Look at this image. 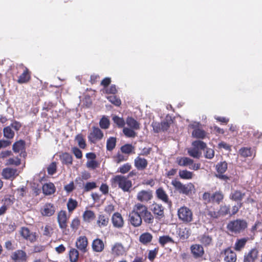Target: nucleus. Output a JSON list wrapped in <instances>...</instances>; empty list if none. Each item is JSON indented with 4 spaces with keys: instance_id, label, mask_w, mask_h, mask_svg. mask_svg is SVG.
<instances>
[{
    "instance_id": "obj_54",
    "label": "nucleus",
    "mask_w": 262,
    "mask_h": 262,
    "mask_svg": "<svg viewBox=\"0 0 262 262\" xmlns=\"http://www.w3.org/2000/svg\"><path fill=\"white\" fill-rule=\"evenodd\" d=\"M134 130V129L130 127H124L123 133L126 137L135 138L137 136V133Z\"/></svg>"
},
{
    "instance_id": "obj_11",
    "label": "nucleus",
    "mask_w": 262,
    "mask_h": 262,
    "mask_svg": "<svg viewBox=\"0 0 262 262\" xmlns=\"http://www.w3.org/2000/svg\"><path fill=\"white\" fill-rule=\"evenodd\" d=\"M150 211L154 218L157 220L165 217V208L161 204L154 202L150 206Z\"/></svg>"
},
{
    "instance_id": "obj_13",
    "label": "nucleus",
    "mask_w": 262,
    "mask_h": 262,
    "mask_svg": "<svg viewBox=\"0 0 262 262\" xmlns=\"http://www.w3.org/2000/svg\"><path fill=\"white\" fill-rule=\"evenodd\" d=\"M221 255L223 257V259L225 262H236L237 260L236 253L230 247L223 250L221 252Z\"/></svg>"
},
{
    "instance_id": "obj_35",
    "label": "nucleus",
    "mask_w": 262,
    "mask_h": 262,
    "mask_svg": "<svg viewBox=\"0 0 262 262\" xmlns=\"http://www.w3.org/2000/svg\"><path fill=\"white\" fill-rule=\"evenodd\" d=\"M152 238V234L147 232L142 233L139 236V240L141 243L146 245L151 242Z\"/></svg>"
},
{
    "instance_id": "obj_28",
    "label": "nucleus",
    "mask_w": 262,
    "mask_h": 262,
    "mask_svg": "<svg viewBox=\"0 0 262 262\" xmlns=\"http://www.w3.org/2000/svg\"><path fill=\"white\" fill-rule=\"evenodd\" d=\"M109 217L104 214H100L97 217L96 225L100 228L106 227L109 223Z\"/></svg>"
},
{
    "instance_id": "obj_60",
    "label": "nucleus",
    "mask_w": 262,
    "mask_h": 262,
    "mask_svg": "<svg viewBox=\"0 0 262 262\" xmlns=\"http://www.w3.org/2000/svg\"><path fill=\"white\" fill-rule=\"evenodd\" d=\"M259 227H262V222L259 221H257L255 223L254 225L251 227L250 230L251 232L253 234V236H254V235H255V233L257 230H258L259 231H262L261 229H259Z\"/></svg>"
},
{
    "instance_id": "obj_44",
    "label": "nucleus",
    "mask_w": 262,
    "mask_h": 262,
    "mask_svg": "<svg viewBox=\"0 0 262 262\" xmlns=\"http://www.w3.org/2000/svg\"><path fill=\"white\" fill-rule=\"evenodd\" d=\"M112 120L118 128H121L124 127L125 126V121L122 117L114 115L112 117Z\"/></svg>"
},
{
    "instance_id": "obj_3",
    "label": "nucleus",
    "mask_w": 262,
    "mask_h": 262,
    "mask_svg": "<svg viewBox=\"0 0 262 262\" xmlns=\"http://www.w3.org/2000/svg\"><path fill=\"white\" fill-rule=\"evenodd\" d=\"M127 221L128 224L134 228L139 227L143 224L136 203L134 205L132 210L129 212Z\"/></svg>"
},
{
    "instance_id": "obj_22",
    "label": "nucleus",
    "mask_w": 262,
    "mask_h": 262,
    "mask_svg": "<svg viewBox=\"0 0 262 262\" xmlns=\"http://www.w3.org/2000/svg\"><path fill=\"white\" fill-rule=\"evenodd\" d=\"M258 250L256 248L251 249L244 255V262H255L258 257Z\"/></svg>"
},
{
    "instance_id": "obj_6",
    "label": "nucleus",
    "mask_w": 262,
    "mask_h": 262,
    "mask_svg": "<svg viewBox=\"0 0 262 262\" xmlns=\"http://www.w3.org/2000/svg\"><path fill=\"white\" fill-rule=\"evenodd\" d=\"M171 184L180 193L185 195H188L191 193L192 190L194 188V186L192 183H189L187 184H183L176 179L172 180Z\"/></svg>"
},
{
    "instance_id": "obj_23",
    "label": "nucleus",
    "mask_w": 262,
    "mask_h": 262,
    "mask_svg": "<svg viewBox=\"0 0 262 262\" xmlns=\"http://www.w3.org/2000/svg\"><path fill=\"white\" fill-rule=\"evenodd\" d=\"M40 212L43 216H51L55 212V207L52 203H46L41 209Z\"/></svg>"
},
{
    "instance_id": "obj_30",
    "label": "nucleus",
    "mask_w": 262,
    "mask_h": 262,
    "mask_svg": "<svg viewBox=\"0 0 262 262\" xmlns=\"http://www.w3.org/2000/svg\"><path fill=\"white\" fill-rule=\"evenodd\" d=\"M112 254L116 256L123 255L125 252V248L120 243H115L112 248Z\"/></svg>"
},
{
    "instance_id": "obj_5",
    "label": "nucleus",
    "mask_w": 262,
    "mask_h": 262,
    "mask_svg": "<svg viewBox=\"0 0 262 262\" xmlns=\"http://www.w3.org/2000/svg\"><path fill=\"white\" fill-rule=\"evenodd\" d=\"M247 222L244 220L236 219L230 221L227 225V229L234 233H239L247 228Z\"/></svg>"
},
{
    "instance_id": "obj_58",
    "label": "nucleus",
    "mask_w": 262,
    "mask_h": 262,
    "mask_svg": "<svg viewBox=\"0 0 262 262\" xmlns=\"http://www.w3.org/2000/svg\"><path fill=\"white\" fill-rule=\"evenodd\" d=\"M91 177V173L88 171H84L81 173V177L76 178L75 182L78 183L79 181H83V180H87Z\"/></svg>"
},
{
    "instance_id": "obj_15",
    "label": "nucleus",
    "mask_w": 262,
    "mask_h": 262,
    "mask_svg": "<svg viewBox=\"0 0 262 262\" xmlns=\"http://www.w3.org/2000/svg\"><path fill=\"white\" fill-rule=\"evenodd\" d=\"M10 258L14 262H26L28 256L25 251L17 250L11 254Z\"/></svg>"
},
{
    "instance_id": "obj_19",
    "label": "nucleus",
    "mask_w": 262,
    "mask_h": 262,
    "mask_svg": "<svg viewBox=\"0 0 262 262\" xmlns=\"http://www.w3.org/2000/svg\"><path fill=\"white\" fill-rule=\"evenodd\" d=\"M57 222L60 229L63 230V232L66 230L68 225V218L67 212L64 210H60L57 214Z\"/></svg>"
},
{
    "instance_id": "obj_39",
    "label": "nucleus",
    "mask_w": 262,
    "mask_h": 262,
    "mask_svg": "<svg viewBox=\"0 0 262 262\" xmlns=\"http://www.w3.org/2000/svg\"><path fill=\"white\" fill-rule=\"evenodd\" d=\"M121 152L123 154L130 155L135 154V147L132 144H125L120 148Z\"/></svg>"
},
{
    "instance_id": "obj_53",
    "label": "nucleus",
    "mask_w": 262,
    "mask_h": 262,
    "mask_svg": "<svg viewBox=\"0 0 262 262\" xmlns=\"http://www.w3.org/2000/svg\"><path fill=\"white\" fill-rule=\"evenodd\" d=\"M239 152L242 157L245 158L251 157L252 155L251 147H242L239 150Z\"/></svg>"
},
{
    "instance_id": "obj_52",
    "label": "nucleus",
    "mask_w": 262,
    "mask_h": 262,
    "mask_svg": "<svg viewBox=\"0 0 262 262\" xmlns=\"http://www.w3.org/2000/svg\"><path fill=\"white\" fill-rule=\"evenodd\" d=\"M218 212L220 217L226 216L230 213V207L226 205H221Z\"/></svg>"
},
{
    "instance_id": "obj_48",
    "label": "nucleus",
    "mask_w": 262,
    "mask_h": 262,
    "mask_svg": "<svg viewBox=\"0 0 262 262\" xmlns=\"http://www.w3.org/2000/svg\"><path fill=\"white\" fill-rule=\"evenodd\" d=\"M80 226V220L78 217L73 219L71 223L70 227L72 231L76 232Z\"/></svg>"
},
{
    "instance_id": "obj_17",
    "label": "nucleus",
    "mask_w": 262,
    "mask_h": 262,
    "mask_svg": "<svg viewBox=\"0 0 262 262\" xmlns=\"http://www.w3.org/2000/svg\"><path fill=\"white\" fill-rule=\"evenodd\" d=\"M152 191L142 190L139 191L137 194V200L139 203H147L152 198Z\"/></svg>"
},
{
    "instance_id": "obj_64",
    "label": "nucleus",
    "mask_w": 262,
    "mask_h": 262,
    "mask_svg": "<svg viewBox=\"0 0 262 262\" xmlns=\"http://www.w3.org/2000/svg\"><path fill=\"white\" fill-rule=\"evenodd\" d=\"M159 248H156L153 250H150L148 252V258L150 261H153L156 258L158 252Z\"/></svg>"
},
{
    "instance_id": "obj_21",
    "label": "nucleus",
    "mask_w": 262,
    "mask_h": 262,
    "mask_svg": "<svg viewBox=\"0 0 262 262\" xmlns=\"http://www.w3.org/2000/svg\"><path fill=\"white\" fill-rule=\"evenodd\" d=\"M88 245V241L85 236H80L77 239L76 246L82 252H86Z\"/></svg>"
},
{
    "instance_id": "obj_45",
    "label": "nucleus",
    "mask_w": 262,
    "mask_h": 262,
    "mask_svg": "<svg viewBox=\"0 0 262 262\" xmlns=\"http://www.w3.org/2000/svg\"><path fill=\"white\" fill-rule=\"evenodd\" d=\"M116 145V138L111 137L107 139L106 141V149L108 151L113 150Z\"/></svg>"
},
{
    "instance_id": "obj_4",
    "label": "nucleus",
    "mask_w": 262,
    "mask_h": 262,
    "mask_svg": "<svg viewBox=\"0 0 262 262\" xmlns=\"http://www.w3.org/2000/svg\"><path fill=\"white\" fill-rule=\"evenodd\" d=\"M137 205L142 222H144L147 224H152L155 218L150 210L148 209V206L141 203H136Z\"/></svg>"
},
{
    "instance_id": "obj_51",
    "label": "nucleus",
    "mask_w": 262,
    "mask_h": 262,
    "mask_svg": "<svg viewBox=\"0 0 262 262\" xmlns=\"http://www.w3.org/2000/svg\"><path fill=\"white\" fill-rule=\"evenodd\" d=\"M100 127L102 129H106L109 128L110 122L109 119L105 116H103L99 121Z\"/></svg>"
},
{
    "instance_id": "obj_37",
    "label": "nucleus",
    "mask_w": 262,
    "mask_h": 262,
    "mask_svg": "<svg viewBox=\"0 0 262 262\" xmlns=\"http://www.w3.org/2000/svg\"><path fill=\"white\" fill-rule=\"evenodd\" d=\"M200 242L205 246H208L212 242L211 236L207 234H204L198 237Z\"/></svg>"
},
{
    "instance_id": "obj_26",
    "label": "nucleus",
    "mask_w": 262,
    "mask_h": 262,
    "mask_svg": "<svg viewBox=\"0 0 262 262\" xmlns=\"http://www.w3.org/2000/svg\"><path fill=\"white\" fill-rule=\"evenodd\" d=\"M92 248L94 252H101L104 249V244L102 239L97 238L93 240Z\"/></svg>"
},
{
    "instance_id": "obj_61",
    "label": "nucleus",
    "mask_w": 262,
    "mask_h": 262,
    "mask_svg": "<svg viewBox=\"0 0 262 262\" xmlns=\"http://www.w3.org/2000/svg\"><path fill=\"white\" fill-rule=\"evenodd\" d=\"M207 215L213 219H218L220 217L218 211H216L214 209H207Z\"/></svg>"
},
{
    "instance_id": "obj_8",
    "label": "nucleus",
    "mask_w": 262,
    "mask_h": 262,
    "mask_svg": "<svg viewBox=\"0 0 262 262\" xmlns=\"http://www.w3.org/2000/svg\"><path fill=\"white\" fill-rule=\"evenodd\" d=\"M178 216L180 221L188 224L193 221V213L190 209L186 206L181 207L178 210Z\"/></svg>"
},
{
    "instance_id": "obj_36",
    "label": "nucleus",
    "mask_w": 262,
    "mask_h": 262,
    "mask_svg": "<svg viewBox=\"0 0 262 262\" xmlns=\"http://www.w3.org/2000/svg\"><path fill=\"white\" fill-rule=\"evenodd\" d=\"M127 125L132 129L138 130L140 128V124L136 120L132 117H128L126 119Z\"/></svg>"
},
{
    "instance_id": "obj_59",
    "label": "nucleus",
    "mask_w": 262,
    "mask_h": 262,
    "mask_svg": "<svg viewBox=\"0 0 262 262\" xmlns=\"http://www.w3.org/2000/svg\"><path fill=\"white\" fill-rule=\"evenodd\" d=\"M97 187L96 183L95 182H89L86 183L83 187L84 192H88Z\"/></svg>"
},
{
    "instance_id": "obj_41",
    "label": "nucleus",
    "mask_w": 262,
    "mask_h": 262,
    "mask_svg": "<svg viewBox=\"0 0 262 262\" xmlns=\"http://www.w3.org/2000/svg\"><path fill=\"white\" fill-rule=\"evenodd\" d=\"M179 176L182 179L190 180L193 178L194 174L192 172L185 169L180 170L179 171Z\"/></svg>"
},
{
    "instance_id": "obj_27",
    "label": "nucleus",
    "mask_w": 262,
    "mask_h": 262,
    "mask_svg": "<svg viewBox=\"0 0 262 262\" xmlns=\"http://www.w3.org/2000/svg\"><path fill=\"white\" fill-rule=\"evenodd\" d=\"M199 123L196 124H191V127L193 128V130L192 132V136L194 138L199 139H204L206 137V133L205 130L196 128Z\"/></svg>"
},
{
    "instance_id": "obj_62",
    "label": "nucleus",
    "mask_w": 262,
    "mask_h": 262,
    "mask_svg": "<svg viewBox=\"0 0 262 262\" xmlns=\"http://www.w3.org/2000/svg\"><path fill=\"white\" fill-rule=\"evenodd\" d=\"M206 151L204 153L205 157L207 159H211L214 156V151L212 148H205Z\"/></svg>"
},
{
    "instance_id": "obj_63",
    "label": "nucleus",
    "mask_w": 262,
    "mask_h": 262,
    "mask_svg": "<svg viewBox=\"0 0 262 262\" xmlns=\"http://www.w3.org/2000/svg\"><path fill=\"white\" fill-rule=\"evenodd\" d=\"M115 161L119 163L121 162L126 161L127 160V157H125L123 155L118 152L114 157Z\"/></svg>"
},
{
    "instance_id": "obj_50",
    "label": "nucleus",
    "mask_w": 262,
    "mask_h": 262,
    "mask_svg": "<svg viewBox=\"0 0 262 262\" xmlns=\"http://www.w3.org/2000/svg\"><path fill=\"white\" fill-rule=\"evenodd\" d=\"M75 140L77 141L78 146L82 149H84L86 146L85 140L81 134H78L75 137Z\"/></svg>"
},
{
    "instance_id": "obj_25",
    "label": "nucleus",
    "mask_w": 262,
    "mask_h": 262,
    "mask_svg": "<svg viewBox=\"0 0 262 262\" xmlns=\"http://www.w3.org/2000/svg\"><path fill=\"white\" fill-rule=\"evenodd\" d=\"M135 167L139 170H143L148 165V161L144 158L140 156L137 157L134 160Z\"/></svg>"
},
{
    "instance_id": "obj_7",
    "label": "nucleus",
    "mask_w": 262,
    "mask_h": 262,
    "mask_svg": "<svg viewBox=\"0 0 262 262\" xmlns=\"http://www.w3.org/2000/svg\"><path fill=\"white\" fill-rule=\"evenodd\" d=\"M192 145L193 147L188 149V155L194 158L199 159L202 155L200 150H204L206 147V144L202 141L196 140L193 141Z\"/></svg>"
},
{
    "instance_id": "obj_10",
    "label": "nucleus",
    "mask_w": 262,
    "mask_h": 262,
    "mask_svg": "<svg viewBox=\"0 0 262 262\" xmlns=\"http://www.w3.org/2000/svg\"><path fill=\"white\" fill-rule=\"evenodd\" d=\"M228 168V164L226 161L220 162L215 166L216 173L215 174V177L220 180L227 182L229 180V177L224 173L226 171Z\"/></svg>"
},
{
    "instance_id": "obj_1",
    "label": "nucleus",
    "mask_w": 262,
    "mask_h": 262,
    "mask_svg": "<svg viewBox=\"0 0 262 262\" xmlns=\"http://www.w3.org/2000/svg\"><path fill=\"white\" fill-rule=\"evenodd\" d=\"M112 187L118 186L124 192H130L133 184L132 181L122 175H116L111 180Z\"/></svg>"
},
{
    "instance_id": "obj_2",
    "label": "nucleus",
    "mask_w": 262,
    "mask_h": 262,
    "mask_svg": "<svg viewBox=\"0 0 262 262\" xmlns=\"http://www.w3.org/2000/svg\"><path fill=\"white\" fill-rule=\"evenodd\" d=\"M224 198V193L220 190L212 193L205 192L202 195V199L206 204L212 203L219 205L223 202Z\"/></svg>"
},
{
    "instance_id": "obj_56",
    "label": "nucleus",
    "mask_w": 262,
    "mask_h": 262,
    "mask_svg": "<svg viewBox=\"0 0 262 262\" xmlns=\"http://www.w3.org/2000/svg\"><path fill=\"white\" fill-rule=\"evenodd\" d=\"M132 168V165L129 163H126L121 166L118 170V172H119L121 173L125 174L131 169Z\"/></svg>"
},
{
    "instance_id": "obj_42",
    "label": "nucleus",
    "mask_w": 262,
    "mask_h": 262,
    "mask_svg": "<svg viewBox=\"0 0 262 262\" xmlns=\"http://www.w3.org/2000/svg\"><path fill=\"white\" fill-rule=\"evenodd\" d=\"M69 256L70 262H77L79 258V252L77 249L72 248L69 252Z\"/></svg>"
},
{
    "instance_id": "obj_32",
    "label": "nucleus",
    "mask_w": 262,
    "mask_h": 262,
    "mask_svg": "<svg viewBox=\"0 0 262 262\" xmlns=\"http://www.w3.org/2000/svg\"><path fill=\"white\" fill-rule=\"evenodd\" d=\"M176 162L179 166L185 167L192 165L193 160L186 157H178L176 159Z\"/></svg>"
},
{
    "instance_id": "obj_14",
    "label": "nucleus",
    "mask_w": 262,
    "mask_h": 262,
    "mask_svg": "<svg viewBox=\"0 0 262 262\" xmlns=\"http://www.w3.org/2000/svg\"><path fill=\"white\" fill-rule=\"evenodd\" d=\"M191 253L195 259L202 258L205 254L203 247L200 244H193L190 247Z\"/></svg>"
},
{
    "instance_id": "obj_31",
    "label": "nucleus",
    "mask_w": 262,
    "mask_h": 262,
    "mask_svg": "<svg viewBox=\"0 0 262 262\" xmlns=\"http://www.w3.org/2000/svg\"><path fill=\"white\" fill-rule=\"evenodd\" d=\"M13 150L14 152L18 153L21 152V154H23V151L25 150V142L24 140H20L15 142L13 145ZM25 155H26L25 151H24L23 156H24Z\"/></svg>"
},
{
    "instance_id": "obj_34",
    "label": "nucleus",
    "mask_w": 262,
    "mask_h": 262,
    "mask_svg": "<svg viewBox=\"0 0 262 262\" xmlns=\"http://www.w3.org/2000/svg\"><path fill=\"white\" fill-rule=\"evenodd\" d=\"M96 215L95 212L91 210H86L82 214V219L84 222L90 223L95 220Z\"/></svg>"
},
{
    "instance_id": "obj_49",
    "label": "nucleus",
    "mask_w": 262,
    "mask_h": 262,
    "mask_svg": "<svg viewBox=\"0 0 262 262\" xmlns=\"http://www.w3.org/2000/svg\"><path fill=\"white\" fill-rule=\"evenodd\" d=\"M4 136L8 139H11L13 138L15 133L12 130L10 126H7L3 129Z\"/></svg>"
},
{
    "instance_id": "obj_29",
    "label": "nucleus",
    "mask_w": 262,
    "mask_h": 262,
    "mask_svg": "<svg viewBox=\"0 0 262 262\" xmlns=\"http://www.w3.org/2000/svg\"><path fill=\"white\" fill-rule=\"evenodd\" d=\"M16 172L17 170L16 169L6 168L3 170L2 174L5 179H13L17 175Z\"/></svg>"
},
{
    "instance_id": "obj_33",
    "label": "nucleus",
    "mask_w": 262,
    "mask_h": 262,
    "mask_svg": "<svg viewBox=\"0 0 262 262\" xmlns=\"http://www.w3.org/2000/svg\"><path fill=\"white\" fill-rule=\"evenodd\" d=\"M55 191L56 188L52 183H46L42 186V191L45 195L52 194Z\"/></svg>"
},
{
    "instance_id": "obj_18",
    "label": "nucleus",
    "mask_w": 262,
    "mask_h": 262,
    "mask_svg": "<svg viewBox=\"0 0 262 262\" xmlns=\"http://www.w3.org/2000/svg\"><path fill=\"white\" fill-rule=\"evenodd\" d=\"M156 196L158 200L167 204L169 207H171L172 202L169 199L168 195L163 188L159 187L156 190Z\"/></svg>"
},
{
    "instance_id": "obj_24",
    "label": "nucleus",
    "mask_w": 262,
    "mask_h": 262,
    "mask_svg": "<svg viewBox=\"0 0 262 262\" xmlns=\"http://www.w3.org/2000/svg\"><path fill=\"white\" fill-rule=\"evenodd\" d=\"M246 195L245 192H242L240 190H234L229 195V199L233 201L236 202H241Z\"/></svg>"
},
{
    "instance_id": "obj_55",
    "label": "nucleus",
    "mask_w": 262,
    "mask_h": 262,
    "mask_svg": "<svg viewBox=\"0 0 262 262\" xmlns=\"http://www.w3.org/2000/svg\"><path fill=\"white\" fill-rule=\"evenodd\" d=\"M106 98L110 102L115 106H119L121 104V101L120 99L115 95L109 96Z\"/></svg>"
},
{
    "instance_id": "obj_38",
    "label": "nucleus",
    "mask_w": 262,
    "mask_h": 262,
    "mask_svg": "<svg viewBox=\"0 0 262 262\" xmlns=\"http://www.w3.org/2000/svg\"><path fill=\"white\" fill-rule=\"evenodd\" d=\"M60 159L62 164L66 165H71L73 162L72 156L68 152L62 153L59 156Z\"/></svg>"
},
{
    "instance_id": "obj_46",
    "label": "nucleus",
    "mask_w": 262,
    "mask_h": 262,
    "mask_svg": "<svg viewBox=\"0 0 262 262\" xmlns=\"http://www.w3.org/2000/svg\"><path fill=\"white\" fill-rule=\"evenodd\" d=\"M178 234L180 239L185 240L187 239L190 236L189 230L186 228H179Z\"/></svg>"
},
{
    "instance_id": "obj_47",
    "label": "nucleus",
    "mask_w": 262,
    "mask_h": 262,
    "mask_svg": "<svg viewBox=\"0 0 262 262\" xmlns=\"http://www.w3.org/2000/svg\"><path fill=\"white\" fill-rule=\"evenodd\" d=\"M78 206V202L72 198H70L67 203V208L69 212H72Z\"/></svg>"
},
{
    "instance_id": "obj_16",
    "label": "nucleus",
    "mask_w": 262,
    "mask_h": 262,
    "mask_svg": "<svg viewBox=\"0 0 262 262\" xmlns=\"http://www.w3.org/2000/svg\"><path fill=\"white\" fill-rule=\"evenodd\" d=\"M20 234L24 239L29 241L31 243H34L37 240L36 233L31 232L27 227H21L20 230Z\"/></svg>"
},
{
    "instance_id": "obj_9",
    "label": "nucleus",
    "mask_w": 262,
    "mask_h": 262,
    "mask_svg": "<svg viewBox=\"0 0 262 262\" xmlns=\"http://www.w3.org/2000/svg\"><path fill=\"white\" fill-rule=\"evenodd\" d=\"M104 137L103 132L97 126H93L89 133L88 138L90 144H96Z\"/></svg>"
},
{
    "instance_id": "obj_40",
    "label": "nucleus",
    "mask_w": 262,
    "mask_h": 262,
    "mask_svg": "<svg viewBox=\"0 0 262 262\" xmlns=\"http://www.w3.org/2000/svg\"><path fill=\"white\" fill-rule=\"evenodd\" d=\"M248 240V238L245 237L241 239H237L234 245V250L237 251H241L243 248L245 247Z\"/></svg>"
},
{
    "instance_id": "obj_57",
    "label": "nucleus",
    "mask_w": 262,
    "mask_h": 262,
    "mask_svg": "<svg viewBox=\"0 0 262 262\" xmlns=\"http://www.w3.org/2000/svg\"><path fill=\"white\" fill-rule=\"evenodd\" d=\"M57 171V164L56 162H52L47 167L48 173L50 175L55 174Z\"/></svg>"
},
{
    "instance_id": "obj_20",
    "label": "nucleus",
    "mask_w": 262,
    "mask_h": 262,
    "mask_svg": "<svg viewBox=\"0 0 262 262\" xmlns=\"http://www.w3.org/2000/svg\"><path fill=\"white\" fill-rule=\"evenodd\" d=\"M112 222L113 226L116 228H122L124 225V219L119 212L114 213L112 216Z\"/></svg>"
},
{
    "instance_id": "obj_12",
    "label": "nucleus",
    "mask_w": 262,
    "mask_h": 262,
    "mask_svg": "<svg viewBox=\"0 0 262 262\" xmlns=\"http://www.w3.org/2000/svg\"><path fill=\"white\" fill-rule=\"evenodd\" d=\"M19 67L23 69V72L18 77L17 82L19 84L27 83L31 80V72L23 63L20 64Z\"/></svg>"
},
{
    "instance_id": "obj_43",
    "label": "nucleus",
    "mask_w": 262,
    "mask_h": 262,
    "mask_svg": "<svg viewBox=\"0 0 262 262\" xmlns=\"http://www.w3.org/2000/svg\"><path fill=\"white\" fill-rule=\"evenodd\" d=\"M159 243L162 247H164L167 243L174 244V241L169 235H163L159 238Z\"/></svg>"
}]
</instances>
